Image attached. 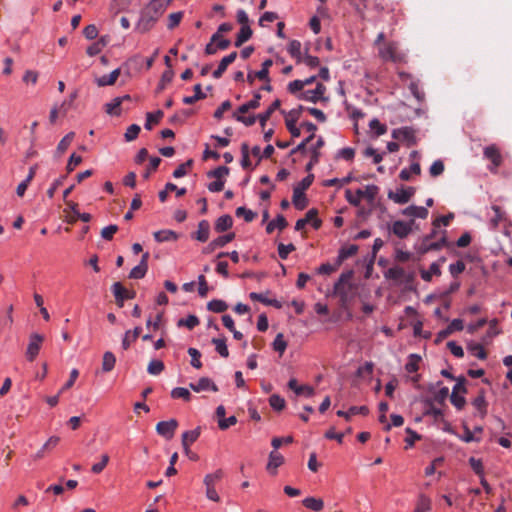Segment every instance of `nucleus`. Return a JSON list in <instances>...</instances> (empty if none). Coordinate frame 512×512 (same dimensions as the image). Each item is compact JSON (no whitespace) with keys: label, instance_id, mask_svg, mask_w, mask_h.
Listing matches in <instances>:
<instances>
[{"label":"nucleus","instance_id":"f257e3e1","mask_svg":"<svg viewBox=\"0 0 512 512\" xmlns=\"http://www.w3.org/2000/svg\"><path fill=\"white\" fill-rule=\"evenodd\" d=\"M170 0H151L140 12L135 30L146 33L153 28L159 18L166 11Z\"/></svg>","mask_w":512,"mask_h":512},{"label":"nucleus","instance_id":"f03ea898","mask_svg":"<svg viewBox=\"0 0 512 512\" xmlns=\"http://www.w3.org/2000/svg\"><path fill=\"white\" fill-rule=\"evenodd\" d=\"M378 193L379 187L374 184H370L366 185L364 188L357 189L355 192L347 189L345 191V198L351 205L355 207L360 206L362 199H365L369 204L372 205L375 202Z\"/></svg>","mask_w":512,"mask_h":512},{"label":"nucleus","instance_id":"7ed1b4c3","mask_svg":"<svg viewBox=\"0 0 512 512\" xmlns=\"http://www.w3.org/2000/svg\"><path fill=\"white\" fill-rule=\"evenodd\" d=\"M379 56L385 61L392 62H403L405 60V54L402 53L396 42L383 43L379 47Z\"/></svg>","mask_w":512,"mask_h":512},{"label":"nucleus","instance_id":"20e7f679","mask_svg":"<svg viewBox=\"0 0 512 512\" xmlns=\"http://www.w3.org/2000/svg\"><path fill=\"white\" fill-rule=\"evenodd\" d=\"M298 98L312 103L328 101V97L326 96V87L321 83H317L314 89H305L298 94Z\"/></svg>","mask_w":512,"mask_h":512},{"label":"nucleus","instance_id":"39448f33","mask_svg":"<svg viewBox=\"0 0 512 512\" xmlns=\"http://www.w3.org/2000/svg\"><path fill=\"white\" fill-rule=\"evenodd\" d=\"M44 336L39 333H32L29 336V342L25 351V357L29 362H33L38 356Z\"/></svg>","mask_w":512,"mask_h":512},{"label":"nucleus","instance_id":"423d86ee","mask_svg":"<svg viewBox=\"0 0 512 512\" xmlns=\"http://www.w3.org/2000/svg\"><path fill=\"white\" fill-rule=\"evenodd\" d=\"M484 157L491 162L488 169L495 173L502 164V155L499 148L495 144L486 146L483 150Z\"/></svg>","mask_w":512,"mask_h":512},{"label":"nucleus","instance_id":"0eeeda50","mask_svg":"<svg viewBox=\"0 0 512 512\" xmlns=\"http://www.w3.org/2000/svg\"><path fill=\"white\" fill-rule=\"evenodd\" d=\"M415 194V188L413 187H400L395 191L390 190L387 194L388 198L396 204L408 203Z\"/></svg>","mask_w":512,"mask_h":512},{"label":"nucleus","instance_id":"6e6552de","mask_svg":"<svg viewBox=\"0 0 512 512\" xmlns=\"http://www.w3.org/2000/svg\"><path fill=\"white\" fill-rule=\"evenodd\" d=\"M178 427V422L176 419H170L168 421H161L156 425L157 433L164 437L167 440L173 438L175 431Z\"/></svg>","mask_w":512,"mask_h":512},{"label":"nucleus","instance_id":"1a4fd4ad","mask_svg":"<svg viewBox=\"0 0 512 512\" xmlns=\"http://www.w3.org/2000/svg\"><path fill=\"white\" fill-rule=\"evenodd\" d=\"M414 220L408 222L397 220L392 223L391 232L400 239L406 238L413 231Z\"/></svg>","mask_w":512,"mask_h":512},{"label":"nucleus","instance_id":"9d476101","mask_svg":"<svg viewBox=\"0 0 512 512\" xmlns=\"http://www.w3.org/2000/svg\"><path fill=\"white\" fill-rule=\"evenodd\" d=\"M215 415L218 421V427L220 430H227L229 427L235 425L237 423V418L235 416H230L227 418L226 410L223 405H219L216 408Z\"/></svg>","mask_w":512,"mask_h":512},{"label":"nucleus","instance_id":"9b49d317","mask_svg":"<svg viewBox=\"0 0 512 512\" xmlns=\"http://www.w3.org/2000/svg\"><path fill=\"white\" fill-rule=\"evenodd\" d=\"M273 64V61L271 59H266L263 63H262V68L261 70H257V72H249L247 74V81L252 84L255 80V78H258L260 80H263V81H266V82H270V78H269V69L270 67L272 66Z\"/></svg>","mask_w":512,"mask_h":512},{"label":"nucleus","instance_id":"f8f14e48","mask_svg":"<svg viewBox=\"0 0 512 512\" xmlns=\"http://www.w3.org/2000/svg\"><path fill=\"white\" fill-rule=\"evenodd\" d=\"M392 137L395 140L405 141L409 145L415 144L416 142L415 131L410 127H401L394 129L392 131Z\"/></svg>","mask_w":512,"mask_h":512},{"label":"nucleus","instance_id":"ddd939ff","mask_svg":"<svg viewBox=\"0 0 512 512\" xmlns=\"http://www.w3.org/2000/svg\"><path fill=\"white\" fill-rule=\"evenodd\" d=\"M351 272L343 273L339 280L334 285V293L340 296L342 299L346 298L348 289H350Z\"/></svg>","mask_w":512,"mask_h":512},{"label":"nucleus","instance_id":"4468645a","mask_svg":"<svg viewBox=\"0 0 512 512\" xmlns=\"http://www.w3.org/2000/svg\"><path fill=\"white\" fill-rule=\"evenodd\" d=\"M149 253L145 252L142 255L140 263L135 266L129 273L131 279H142L148 270Z\"/></svg>","mask_w":512,"mask_h":512},{"label":"nucleus","instance_id":"2eb2a0df","mask_svg":"<svg viewBox=\"0 0 512 512\" xmlns=\"http://www.w3.org/2000/svg\"><path fill=\"white\" fill-rule=\"evenodd\" d=\"M401 214L414 220L415 218L426 219L429 212L426 207L410 205L403 209Z\"/></svg>","mask_w":512,"mask_h":512},{"label":"nucleus","instance_id":"dca6fc26","mask_svg":"<svg viewBox=\"0 0 512 512\" xmlns=\"http://www.w3.org/2000/svg\"><path fill=\"white\" fill-rule=\"evenodd\" d=\"M493 214L489 218V225L491 229H496L501 223L506 224L508 219L505 212L497 205L491 207Z\"/></svg>","mask_w":512,"mask_h":512},{"label":"nucleus","instance_id":"f3484780","mask_svg":"<svg viewBox=\"0 0 512 512\" xmlns=\"http://www.w3.org/2000/svg\"><path fill=\"white\" fill-rule=\"evenodd\" d=\"M189 386L197 393L207 390H211L213 392L218 391L217 385L208 377H202L196 383H190Z\"/></svg>","mask_w":512,"mask_h":512},{"label":"nucleus","instance_id":"a211bd4d","mask_svg":"<svg viewBox=\"0 0 512 512\" xmlns=\"http://www.w3.org/2000/svg\"><path fill=\"white\" fill-rule=\"evenodd\" d=\"M284 463V457L276 450L269 454L268 463L266 466L267 471L272 474H277V469Z\"/></svg>","mask_w":512,"mask_h":512},{"label":"nucleus","instance_id":"6ab92c4d","mask_svg":"<svg viewBox=\"0 0 512 512\" xmlns=\"http://www.w3.org/2000/svg\"><path fill=\"white\" fill-rule=\"evenodd\" d=\"M201 434V428L197 427L193 430L185 431L182 434V446L186 453L189 452L190 446L199 438Z\"/></svg>","mask_w":512,"mask_h":512},{"label":"nucleus","instance_id":"aec40b11","mask_svg":"<svg viewBox=\"0 0 512 512\" xmlns=\"http://www.w3.org/2000/svg\"><path fill=\"white\" fill-rule=\"evenodd\" d=\"M120 73H121L120 68H117V69L113 70L110 74L96 77L95 83L99 87L114 85L116 83L118 77L120 76Z\"/></svg>","mask_w":512,"mask_h":512},{"label":"nucleus","instance_id":"412c9836","mask_svg":"<svg viewBox=\"0 0 512 512\" xmlns=\"http://www.w3.org/2000/svg\"><path fill=\"white\" fill-rule=\"evenodd\" d=\"M236 57H237L236 52H232L229 55L223 57L218 65V68L213 72V77L220 78L223 75V73L226 71L227 67L235 61Z\"/></svg>","mask_w":512,"mask_h":512},{"label":"nucleus","instance_id":"4be33fe9","mask_svg":"<svg viewBox=\"0 0 512 512\" xmlns=\"http://www.w3.org/2000/svg\"><path fill=\"white\" fill-rule=\"evenodd\" d=\"M77 97H78V92L73 91L60 104H57L58 109L61 111V117L66 116V114L74 107L75 100L77 99Z\"/></svg>","mask_w":512,"mask_h":512},{"label":"nucleus","instance_id":"5701e85b","mask_svg":"<svg viewBox=\"0 0 512 512\" xmlns=\"http://www.w3.org/2000/svg\"><path fill=\"white\" fill-rule=\"evenodd\" d=\"M235 238V233H228L226 235L219 236L209 243L207 251H213L216 248L224 247L227 243L231 242Z\"/></svg>","mask_w":512,"mask_h":512},{"label":"nucleus","instance_id":"b1692460","mask_svg":"<svg viewBox=\"0 0 512 512\" xmlns=\"http://www.w3.org/2000/svg\"><path fill=\"white\" fill-rule=\"evenodd\" d=\"M293 205L298 210H303L307 206V199L303 189L296 187L293 191Z\"/></svg>","mask_w":512,"mask_h":512},{"label":"nucleus","instance_id":"393cba45","mask_svg":"<svg viewBox=\"0 0 512 512\" xmlns=\"http://www.w3.org/2000/svg\"><path fill=\"white\" fill-rule=\"evenodd\" d=\"M210 225L207 220H202L198 224V229L195 233V239L200 242H206L209 239Z\"/></svg>","mask_w":512,"mask_h":512},{"label":"nucleus","instance_id":"a878e982","mask_svg":"<svg viewBox=\"0 0 512 512\" xmlns=\"http://www.w3.org/2000/svg\"><path fill=\"white\" fill-rule=\"evenodd\" d=\"M154 239L159 243L176 241L178 239V234L169 229L159 230L154 233Z\"/></svg>","mask_w":512,"mask_h":512},{"label":"nucleus","instance_id":"bb28decb","mask_svg":"<svg viewBox=\"0 0 512 512\" xmlns=\"http://www.w3.org/2000/svg\"><path fill=\"white\" fill-rule=\"evenodd\" d=\"M269 294V292L267 293H257V292H251L249 294V298L253 301H258V302H261L265 305H270V306H274V307H277L279 308L280 307V304L277 300L275 299H270L267 297V295Z\"/></svg>","mask_w":512,"mask_h":512},{"label":"nucleus","instance_id":"cd10ccee","mask_svg":"<svg viewBox=\"0 0 512 512\" xmlns=\"http://www.w3.org/2000/svg\"><path fill=\"white\" fill-rule=\"evenodd\" d=\"M302 504L307 509L319 512L324 508V502L321 498L306 497L302 500Z\"/></svg>","mask_w":512,"mask_h":512},{"label":"nucleus","instance_id":"c85d7f7f","mask_svg":"<svg viewBox=\"0 0 512 512\" xmlns=\"http://www.w3.org/2000/svg\"><path fill=\"white\" fill-rule=\"evenodd\" d=\"M112 292L117 302L122 303L125 299L132 298V295H130L128 290L119 282H116L112 285Z\"/></svg>","mask_w":512,"mask_h":512},{"label":"nucleus","instance_id":"c756f323","mask_svg":"<svg viewBox=\"0 0 512 512\" xmlns=\"http://www.w3.org/2000/svg\"><path fill=\"white\" fill-rule=\"evenodd\" d=\"M421 173V167L419 162H412L409 168H404L401 170L399 177L403 181H408L411 178V175H419Z\"/></svg>","mask_w":512,"mask_h":512},{"label":"nucleus","instance_id":"7c9ffc66","mask_svg":"<svg viewBox=\"0 0 512 512\" xmlns=\"http://www.w3.org/2000/svg\"><path fill=\"white\" fill-rule=\"evenodd\" d=\"M233 225V219L230 215H222L215 222V230L217 232H224L230 229Z\"/></svg>","mask_w":512,"mask_h":512},{"label":"nucleus","instance_id":"2f4dec72","mask_svg":"<svg viewBox=\"0 0 512 512\" xmlns=\"http://www.w3.org/2000/svg\"><path fill=\"white\" fill-rule=\"evenodd\" d=\"M279 106H280V100L277 99L268 107V109L265 112L260 113L257 116L261 127H265V125H266L267 121L269 120V118L271 117L272 113L276 109H278Z\"/></svg>","mask_w":512,"mask_h":512},{"label":"nucleus","instance_id":"473e14b6","mask_svg":"<svg viewBox=\"0 0 512 512\" xmlns=\"http://www.w3.org/2000/svg\"><path fill=\"white\" fill-rule=\"evenodd\" d=\"M435 234V231H433L432 235L431 236H428L425 238L424 242H423V252H427V251H430V250H439L440 248H442L445 243H446V238L445 236H442L441 239L437 242H430V238Z\"/></svg>","mask_w":512,"mask_h":512},{"label":"nucleus","instance_id":"72a5a7b5","mask_svg":"<svg viewBox=\"0 0 512 512\" xmlns=\"http://www.w3.org/2000/svg\"><path fill=\"white\" fill-rule=\"evenodd\" d=\"M260 100H261L260 93H258V92L255 93L252 100L248 101L247 103L242 104L238 108V113L239 114H245V113H247L251 109L258 108L260 106Z\"/></svg>","mask_w":512,"mask_h":512},{"label":"nucleus","instance_id":"f704fd0d","mask_svg":"<svg viewBox=\"0 0 512 512\" xmlns=\"http://www.w3.org/2000/svg\"><path fill=\"white\" fill-rule=\"evenodd\" d=\"M115 364V355L110 351L105 352L102 358V371L105 373L112 371L115 367Z\"/></svg>","mask_w":512,"mask_h":512},{"label":"nucleus","instance_id":"c9c22d12","mask_svg":"<svg viewBox=\"0 0 512 512\" xmlns=\"http://www.w3.org/2000/svg\"><path fill=\"white\" fill-rule=\"evenodd\" d=\"M368 412H369V410L366 406H359V407L353 406L348 411H342V410L337 411V415L340 417H344L348 420L353 415H356V414L367 415Z\"/></svg>","mask_w":512,"mask_h":512},{"label":"nucleus","instance_id":"e433bc0d","mask_svg":"<svg viewBox=\"0 0 512 512\" xmlns=\"http://www.w3.org/2000/svg\"><path fill=\"white\" fill-rule=\"evenodd\" d=\"M141 327H135L133 331H126L123 340L122 347L124 350H127L131 343L134 342L141 333Z\"/></svg>","mask_w":512,"mask_h":512},{"label":"nucleus","instance_id":"4c0bfd02","mask_svg":"<svg viewBox=\"0 0 512 512\" xmlns=\"http://www.w3.org/2000/svg\"><path fill=\"white\" fill-rule=\"evenodd\" d=\"M287 226V221L282 215H278L276 219L270 221L266 226L267 233L271 234L275 229L283 230Z\"/></svg>","mask_w":512,"mask_h":512},{"label":"nucleus","instance_id":"58836bf2","mask_svg":"<svg viewBox=\"0 0 512 512\" xmlns=\"http://www.w3.org/2000/svg\"><path fill=\"white\" fill-rule=\"evenodd\" d=\"M252 36V30L249 25L241 26L239 33L237 34V38L235 41V45L237 47L241 46L243 43L248 41Z\"/></svg>","mask_w":512,"mask_h":512},{"label":"nucleus","instance_id":"ea45409f","mask_svg":"<svg viewBox=\"0 0 512 512\" xmlns=\"http://www.w3.org/2000/svg\"><path fill=\"white\" fill-rule=\"evenodd\" d=\"M430 509L431 499L425 494H420L414 512H426Z\"/></svg>","mask_w":512,"mask_h":512},{"label":"nucleus","instance_id":"a19ab883","mask_svg":"<svg viewBox=\"0 0 512 512\" xmlns=\"http://www.w3.org/2000/svg\"><path fill=\"white\" fill-rule=\"evenodd\" d=\"M421 362V357L417 354H411L408 357V361L405 365V370L408 373H415L418 371Z\"/></svg>","mask_w":512,"mask_h":512},{"label":"nucleus","instance_id":"79ce46f5","mask_svg":"<svg viewBox=\"0 0 512 512\" xmlns=\"http://www.w3.org/2000/svg\"><path fill=\"white\" fill-rule=\"evenodd\" d=\"M123 98L117 97L114 98L111 102L105 104V111L109 115H119L120 114V106Z\"/></svg>","mask_w":512,"mask_h":512},{"label":"nucleus","instance_id":"37998d69","mask_svg":"<svg viewBox=\"0 0 512 512\" xmlns=\"http://www.w3.org/2000/svg\"><path fill=\"white\" fill-rule=\"evenodd\" d=\"M440 274V266L437 263H432L428 270L421 272V278L424 281L430 282L433 276H439Z\"/></svg>","mask_w":512,"mask_h":512},{"label":"nucleus","instance_id":"c03bdc74","mask_svg":"<svg viewBox=\"0 0 512 512\" xmlns=\"http://www.w3.org/2000/svg\"><path fill=\"white\" fill-rule=\"evenodd\" d=\"M287 50L289 54L299 62L302 58L301 43L298 40H292L288 44Z\"/></svg>","mask_w":512,"mask_h":512},{"label":"nucleus","instance_id":"a18cd8bd","mask_svg":"<svg viewBox=\"0 0 512 512\" xmlns=\"http://www.w3.org/2000/svg\"><path fill=\"white\" fill-rule=\"evenodd\" d=\"M74 137H75L74 132H69L68 134H66L58 143L57 152L59 154L65 153L66 150L68 149V147L71 145L72 141L74 140Z\"/></svg>","mask_w":512,"mask_h":512},{"label":"nucleus","instance_id":"49530a36","mask_svg":"<svg viewBox=\"0 0 512 512\" xmlns=\"http://www.w3.org/2000/svg\"><path fill=\"white\" fill-rule=\"evenodd\" d=\"M223 476L222 470L218 469L213 473H209L204 477V485L205 487H215L216 482H218Z\"/></svg>","mask_w":512,"mask_h":512},{"label":"nucleus","instance_id":"de8ad7c7","mask_svg":"<svg viewBox=\"0 0 512 512\" xmlns=\"http://www.w3.org/2000/svg\"><path fill=\"white\" fill-rule=\"evenodd\" d=\"M132 0H111L110 11L115 14L128 9Z\"/></svg>","mask_w":512,"mask_h":512},{"label":"nucleus","instance_id":"09e8293b","mask_svg":"<svg viewBox=\"0 0 512 512\" xmlns=\"http://www.w3.org/2000/svg\"><path fill=\"white\" fill-rule=\"evenodd\" d=\"M273 349L279 353V355H283L287 348V342L284 339V336L282 333H278L273 341Z\"/></svg>","mask_w":512,"mask_h":512},{"label":"nucleus","instance_id":"8fccbe9b","mask_svg":"<svg viewBox=\"0 0 512 512\" xmlns=\"http://www.w3.org/2000/svg\"><path fill=\"white\" fill-rule=\"evenodd\" d=\"M370 129L374 132L375 136L379 137L387 132V126L382 124L378 119L374 118L369 123Z\"/></svg>","mask_w":512,"mask_h":512},{"label":"nucleus","instance_id":"3c124183","mask_svg":"<svg viewBox=\"0 0 512 512\" xmlns=\"http://www.w3.org/2000/svg\"><path fill=\"white\" fill-rule=\"evenodd\" d=\"M199 324V319L195 315H189L186 318L179 319L177 325L179 327H187L188 329L192 330Z\"/></svg>","mask_w":512,"mask_h":512},{"label":"nucleus","instance_id":"603ef678","mask_svg":"<svg viewBox=\"0 0 512 512\" xmlns=\"http://www.w3.org/2000/svg\"><path fill=\"white\" fill-rule=\"evenodd\" d=\"M171 397L174 399H183L185 401H190L191 393L187 388L176 387L171 391Z\"/></svg>","mask_w":512,"mask_h":512},{"label":"nucleus","instance_id":"864d4df0","mask_svg":"<svg viewBox=\"0 0 512 512\" xmlns=\"http://www.w3.org/2000/svg\"><path fill=\"white\" fill-rule=\"evenodd\" d=\"M317 214L316 209H310L302 219L306 220V224L311 223L315 229H318L321 226V220L317 217Z\"/></svg>","mask_w":512,"mask_h":512},{"label":"nucleus","instance_id":"5fc2aeb1","mask_svg":"<svg viewBox=\"0 0 512 512\" xmlns=\"http://www.w3.org/2000/svg\"><path fill=\"white\" fill-rule=\"evenodd\" d=\"M194 91H195V94H192V96H186L183 98V102L185 104H193L196 101L205 97V94L202 92L200 84L195 85Z\"/></svg>","mask_w":512,"mask_h":512},{"label":"nucleus","instance_id":"6e6d98bb","mask_svg":"<svg viewBox=\"0 0 512 512\" xmlns=\"http://www.w3.org/2000/svg\"><path fill=\"white\" fill-rule=\"evenodd\" d=\"M212 343L215 345L216 351L224 358L229 356V351L225 339L214 338Z\"/></svg>","mask_w":512,"mask_h":512},{"label":"nucleus","instance_id":"4d7b16f0","mask_svg":"<svg viewBox=\"0 0 512 512\" xmlns=\"http://www.w3.org/2000/svg\"><path fill=\"white\" fill-rule=\"evenodd\" d=\"M162 117H163V112L161 110H158L155 113H147L145 128L148 130H151L152 124L158 123L162 119Z\"/></svg>","mask_w":512,"mask_h":512},{"label":"nucleus","instance_id":"13d9d810","mask_svg":"<svg viewBox=\"0 0 512 512\" xmlns=\"http://www.w3.org/2000/svg\"><path fill=\"white\" fill-rule=\"evenodd\" d=\"M207 307L210 311L215 313H222L228 308L227 304L223 300L218 299L211 300Z\"/></svg>","mask_w":512,"mask_h":512},{"label":"nucleus","instance_id":"bf43d9fd","mask_svg":"<svg viewBox=\"0 0 512 512\" xmlns=\"http://www.w3.org/2000/svg\"><path fill=\"white\" fill-rule=\"evenodd\" d=\"M164 370V363L161 360H151L147 371L151 375H159Z\"/></svg>","mask_w":512,"mask_h":512},{"label":"nucleus","instance_id":"052dcab7","mask_svg":"<svg viewBox=\"0 0 512 512\" xmlns=\"http://www.w3.org/2000/svg\"><path fill=\"white\" fill-rule=\"evenodd\" d=\"M358 251V247L356 245H349L346 247H343L339 251L338 258L340 261H343L353 255H355Z\"/></svg>","mask_w":512,"mask_h":512},{"label":"nucleus","instance_id":"680f3d73","mask_svg":"<svg viewBox=\"0 0 512 512\" xmlns=\"http://www.w3.org/2000/svg\"><path fill=\"white\" fill-rule=\"evenodd\" d=\"M468 350L478 359L484 360L487 357V354L481 344H470L468 345Z\"/></svg>","mask_w":512,"mask_h":512},{"label":"nucleus","instance_id":"e2e57ef3","mask_svg":"<svg viewBox=\"0 0 512 512\" xmlns=\"http://www.w3.org/2000/svg\"><path fill=\"white\" fill-rule=\"evenodd\" d=\"M472 404L475 407V409H477L480 412L481 418H483L486 415V407H487L485 397L483 395L477 396L473 400Z\"/></svg>","mask_w":512,"mask_h":512},{"label":"nucleus","instance_id":"0e129e2a","mask_svg":"<svg viewBox=\"0 0 512 512\" xmlns=\"http://www.w3.org/2000/svg\"><path fill=\"white\" fill-rule=\"evenodd\" d=\"M269 404L274 410L281 411L285 407V400L281 396L273 394L269 398Z\"/></svg>","mask_w":512,"mask_h":512},{"label":"nucleus","instance_id":"69168bd1","mask_svg":"<svg viewBox=\"0 0 512 512\" xmlns=\"http://www.w3.org/2000/svg\"><path fill=\"white\" fill-rule=\"evenodd\" d=\"M407 437L405 438V449H409L413 447L415 441L420 439V435L412 430L411 428H406Z\"/></svg>","mask_w":512,"mask_h":512},{"label":"nucleus","instance_id":"338daca9","mask_svg":"<svg viewBox=\"0 0 512 512\" xmlns=\"http://www.w3.org/2000/svg\"><path fill=\"white\" fill-rule=\"evenodd\" d=\"M188 354L191 357V365L196 369L201 368L202 363L200 361V357H201L200 352L196 348H189Z\"/></svg>","mask_w":512,"mask_h":512},{"label":"nucleus","instance_id":"774afa93","mask_svg":"<svg viewBox=\"0 0 512 512\" xmlns=\"http://www.w3.org/2000/svg\"><path fill=\"white\" fill-rule=\"evenodd\" d=\"M140 130L141 129H140L139 125H137V124L130 125L125 132L126 141L130 142V141L135 140L138 137Z\"/></svg>","mask_w":512,"mask_h":512}]
</instances>
